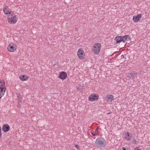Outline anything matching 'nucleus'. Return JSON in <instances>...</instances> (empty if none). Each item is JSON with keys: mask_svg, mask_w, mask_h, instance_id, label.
<instances>
[{"mask_svg": "<svg viewBox=\"0 0 150 150\" xmlns=\"http://www.w3.org/2000/svg\"><path fill=\"white\" fill-rule=\"evenodd\" d=\"M75 146L76 148L77 149H79V146H78V145L77 144H75Z\"/></svg>", "mask_w": 150, "mask_h": 150, "instance_id": "4be33fe9", "label": "nucleus"}, {"mask_svg": "<svg viewBox=\"0 0 150 150\" xmlns=\"http://www.w3.org/2000/svg\"><path fill=\"white\" fill-rule=\"evenodd\" d=\"M17 48V46L16 45L11 43L8 46L7 49L9 51L13 52L16 50Z\"/></svg>", "mask_w": 150, "mask_h": 150, "instance_id": "39448f33", "label": "nucleus"}, {"mask_svg": "<svg viewBox=\"0 0 150 150\" xmlns=\"http://www.w3.org/2000/svg\"><path fill=\"white\" fill-rule=\"evenodd\" d=\"M5 90V88L0 87V98H1L4 95Z\"/></svg>", "mask_w": 150, "mask_h": 150, "instance_id": "f8f14e48", "label": "nucleus"}, {"mask_svg": "<svg viewBox=\"0 0 150 150\" xmlns=\"http://www.w3.org/2000/svg\"><path fill=\"white\" fill-rule=\"evenodd\" d=\"M3 11L4 13L6 15H8L10 14L12 15L14 13V12L11 11L9 9L8 7L6 5L4 7Z\"/></svg>", "mask_w": 150, "mask_h": 150, "instance_id": "0eeeda50", "label": "nucleus"}, {"mask_svg": "<svg viewBox=\"0 0 150 150\" xmlns=\"http://www.w3.org/2000/svg\"><path fill=\"white\" fill-rule=\"evenodd\" d=\"M77 56L80 59H84L85 57V54L82 48H79L77 52Z\"/></svg>", "mask_w": 150, "mask_h": 150, "instance_id": "20e7f679", "label": "nucleus"}, {"mask_svg": "<svg viewBox=\"0 0 150 150\" xmlns=\"http://www.w3.org/2000/svg\"><path fill=\"white\" fill-rule=\"evenodd\" d=\"M99 96L97 94L93 93L89 96L88 100L90 101H93L97 100Z\"/></svg>", "mask_w": 150, "mask_h": 150, "instance_id": "423d86ee", "label": "nucleus"}, {"mask_svg": "<svg viewBox=\"0 0 150 150\" xmlns=\"http://www.w3.org/2000/svg\"><path fill=\"white\" fill-rule=\"evenodd\" d=\"M10 129L9 126L7 124L4 125L2 128V130L4 132H6L8 131Z\"/></svg>", "mask_w": 150, "mask_h": 150, "instance_id": "9d476101", "label": "nucleus"}, {"mask_svg": "<svg viewBox=\"0 0 150 150\" xmlns=\"http://www.w3.org/2000/svg\"><path fill=\"white\" fill-rule=\"evenodd\" d=\"M134 150H142L139 147H136L135 149Z\"/></svg>", "mask_w": 150, "mask_h": 150, "instance_id": "6ab92c4d", "label": "nucleus"}, {"mask_svg": "<svg viewBox=\"0 0 150 150\" xmlns=\"http://www.w3.org/2000/svg\"><path fill=\"white\" fill-rule=\"evenodd\" d=\"M129 40V35H126L122 37V41L125 42Z\"/></svg>", "mask_w": 150, "mask_h": 150, "instance_id": "2eb2a0df", "label": "nucleus"}, {"mask_svg": "<svg viewBox=\"0 0 150 150\" xmlns=\"http://www.w3.org/2000/svg\"><path fill=\"white\" fill-rule=\"evenodd\" d=\"M130 75L132 77H133L134 76V74L133 73H131Z\"/></svg>", "mask_w": 150, "mask_h": 150, "instance_id": "5701e85b", "label": "nucleus"}, {"mask_svg": "<svg viewBox=\"0 0 150 150\" xmlns=\"http://www.w3.org/2000/svg\"><path fill=\"white\" fill-rule=\"evenodd\" d=\"M101 45L99 43L94 44L92 47V51L96 54H98L101 51Z\"/></svg>", "mask_w": 150, "mask_h": 150, "instance_id": "f257e3e1", "label": "nucleus"}, {"mask_svg": "<svg viewBox=\"0 0 150 150\" xmlns=\"http://www.w3.org/2000/svg\"><path fill=\"white\" fill-rule=\"evenodd\" d=\"M95 143L98 147H105L106 145V141L104 139L102 138H98Z\"/></svg>", "mask_w": 150, "mask_h": 150, "instance_id": "f03ea898", "label": "nucleus"}, {"mask_svg": "<svg viewBox=\"0 0 150 150\" xmlns=\"http://www.w3.org/2000/svg\"><path fill=\"white\" fill-rule=\"evenodd\" d=\"M28 76L25 75H21L19 76L20 79L23 81L28 80Z\"/></svg>", "mask_w": 150, "mask_h": 150, "instance_id": "ddd939ff", "label": "nucleus"}, {"mask_svg": "<svg viewBox=\"0 0 150 150\" xmlns=\"http://www.w3.org/2000/svg\"><path fill=\"white\" fill-rule=\"evenodd\" d=\"M0 83L1 84L0 87L5 88V84L4 81L2 80H0Z\"/></svg>", "mask_w": 150, "mask_h": 150, "instance_id": "f3484780", "label": "nucleus"}, {"mask_svg": "<svg viewBox=\"0 0 150 150\" xmlns=\"http://www.w3.org/2000/svg\"><path fill=\"white\" fill-rule=\"evenodd\" d=\"M132 136L130 135L129 133L128 132H127L125 134V138L127 140H130L131 139Z\"/></svg>", "mask_w": 150, "mask_h": 150, "instance_id": "4468645a", "label": "nucleus"}, {"mask_svg": "<svg viewBox=\"0 0 150 150\" xmlns=\"http://www.w3.org/2000/svg\"><path fill=\"white\" fill-rule=\"evenodd\" d=\"M133 143L136 144L137 143V141L135 139H134L132 142Z\"/></svg>", "mask_w": 150, "mask_h": 150, "instance_id": "aec40b11", "label": "nucleus"}, {"mask_svg": "<svg viewBox=\"0 0 150 150\" xmlns=\"http://www.w3.org/2000/svg\"><path fill=\"white\" fill-rule=\"evenodd\" d=\"M142 17V15L141 14H138L137 16H134L133 18V20L134 22H139Z\"/></svg>", "mask_w": 150, "mask_h": 150, "instance_id": "6e6552de", "label": "nucleus"}, {"mask_svg": "<svg viewBox=\"0 0 150 150\" xmlns=\"http://www.w3.org/2000/svg\"><path fill=\"white\" fill-rule=\"evenodd\" d=\"M115 39L117 43L120 42L122 41V37L121 36H117L115 38Z\"/></svg>", "mask_w": 150, "mask_h": 150, "instance_id": "dca6fc26", "label": "nucleus"}, {"mask_svg": "<svg viewBox=\"0 0 150 150\" xmlns=\"http://www.w3.org/2000/svg\"><path fill=\"white\" fill-rule=\"evenodd\" d=\"M73 150H74V149H73Z\"/></svg>", "mask_w": 150, "mask_h": 150, "instance_id": "a878e982", "label": "nucleus"}, {"mask_svg": "<svg viewBox=\"0 0 150 150\" xmlns=\"http://www.w3.org/2000/svg\"><path fill=\"white\" fill-rule=\"evenodd\" d=\"M67 76V74L64 71H62L60 72L59 75V77L61 79L64 80L65 79Z\"/></svg>", "mask_w": 150, "mask_h": 150, "instance_id": "1a4fd4ad", "label": "nucleus"}, {"mask_svg": "<svg viewBox=\"0 0 150 150\" xmlns=\"http://www.w3.org/2000/svg\"><path fill=\"white\" fill-rule=\"evenodd\" d=\"M91 134L93 136H95L96 135H97L96 134L95 132H91Z\"/></svg>", "mask_w": 150, "mask_h": 150, "instance_id": "412c9836", "label": "nucleus"}, {"mask_svg": "<svg viewBox=\"0 0 150 150\" xmlns=\"http://www.w3.org/2000/svg\"><path fill=\"white\" fill-rule=\"evenodd\" d=\"M123 150H126L125 148L123 147Z\"/></svg>", "mask_w": 150, "mask_h": 150, "instance_id": "b1692460", "label": "nucleus"}, {"mask_svg": "<svg viewBox=\"0 0 150 150\" xmlns=\"http://www.w3.org/2000/svg\"><path fill=\"white\" fill-rule=\"evenodd\" d=\"M110 114V112H109L107 113L108 114Z\"/></svg>", "mask_w": 150, "mask_h": 150, "instance_id": "393cba45", "label": "nucleus"}, {"mask_svg": "<svg viewBox=\"0 0 150 150\" xmlns=\"http://www.w3.org/2000/svg\"><path fill=\"white\" fill-rule=\"evenodd\" d=\"M106 100L108 102H110L114 99V96L111 95H108L106 96Z\"/></svg>", "mask_w": 150, "mask_h": 150, "instance_id": "9b49d317", "label": "nucleus"}, {"mask_svg": "<svg viewBox=\"0 0 150 150\" xmlns=\"http://www.w3.org/2000/svg\"><path fill=\"white\" fill-rule=\"evenodd\" d=\"M8 22L11 24H14L17 22L18 18L14 13L12 15L8 16L7 18Z\"/></svg>", "mask_w": 150, "mask_h": 150, "instance_id": "7ed1b4c3", "label": "nucleus"}, {"mask_svg": "<svg viewBox=\"0 0 150 150\" xmlns=\"http://www.w3.org/2000/svg\"><path fill=\"white\" fill-rule=\"evenodd\" d=\"M99 128L98 127L96 129L95 132L96 134L97 135H99V133L98 132Z\"/></svg>", "mask_w": 150, "mask_h": 150, "instance_id": "a211bd4d", "label": "nucleus"}]
</instances>
